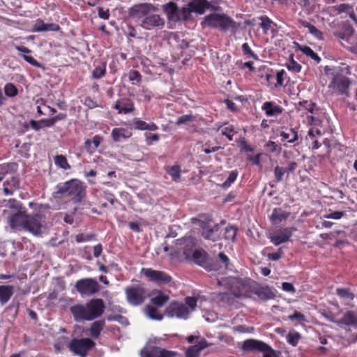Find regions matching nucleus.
<instances>
[{
    "label": "nucleus",
    "mask_w": 357,
    "mask_h": 357,
    "mask_svg": "<svg viewBox=\"0 0 357 357\" xmlns=\"http://www.w3.org/2000/svg\"><path fill=\"white\" fill-rule=\"evenodd\" d=\"M105 309V303L101 298H93L85 305L76 304L70 307V311L75 321H92L95 320L104 313Z\"/></svg>",
    "instance_id": "f257e3e1"
},
{
    "label": "nucleus",
    "mask_w": 357,
    "mask_h": 357,
    "mask_svg": "<svg viewBox=\"0 0 357 357\" xmlns=\"http://www.w3.org/2000/svg\"><path fill=\"white\" fill-rule=\"evenodd\" d=\"M55 197H66L74 204H78L86 197V186L76 178H72L56 186Z\"/></svg>",
    "instance_id": "f03ea898"
},
{
    "label": "nucleus",
    "mask_w": 357,
    "mask_h": 357,
    "mask_svg": "<svg viewBox=\"0 0 357 357\" xmlns=\"http://www.w3.org/2000/svg\"><path fill=\"white\" fill-rule=\"evenodd\" d=\"M253 281L233 278L229 280V292L222 294V300L229 305H233L235 298H252V287Z\"/></svg>",
    "instance_id": "7ed1b4c3"
},
{
    "label": "nucleus",
    "mask_w": 357,
    "mask_h": 357,
    "mask_svg": "<svg viewBox=\"0 0 357 357\" xmlns=\"http://www.w3.org/2000/svg\"><path fill=\"white\" fill-rule=\"evenodd\" d=\"M203 27L219 28L222 31H236L240 25L227 15L213 13L204 17L202 22Z\"/></svg>",
    "instance_id": "20e7f679"
},
{
    "label": "nucleus",
    "mask_w": 357,
    "mask_h": 357,
    "mask_svg": "<svg viewBox=\"0 0 357 357\" xmlns=\"http://www.w3.org/2000/svg\"><path fill=\"white\" fill-rule=\"evenodd\" d=\"M196 247V240L192 236L177 239L175 243L174 254L181 260H191Z\"/></svg>",
    "instance_id": "39448f33"
},
{
    "label": "nucleus",
    "mask_w": 357,
    "mask_h": 357,
    "mask_svg": "<svg viewBox=\"0 0 357 357\" xmlns=\"http://www.w3.org/2000/svg\"><path fill=\"white\" fill-rule=\"evenodd\" d=\"M162 10L166 15L169 22H178L181 21H188L191 19L192 15L189 14V11L183 7L180 8L178 5L172 1L162 6Z\"/></svg>",
    "instance_id": "423d86ee"
},
{
    "label": "nucleus",
    "mask_w": 357,
    "mask_h": 357,
    "mask_svg": "<svg viewBox=\"0 0 357 357\" xmlns=\"http://www.w3.org/2000/svg\"><path fill=\"white\" fill-rule=\"evenodd\" d=\"M241 349L246 352H264L263 357H275V351L269 344L258 340L248 339L245 340L242 344Z\"/></svg>",
    "instance_id": "0eeeda50"
},
{
    "label": "nucleus",
    "mask_w": 357,
    "mask_h": 357,
    "mask_svg": "<svg viewBox=\"0 0 357 357\" xmlns=\"http://www.w3.org/2000/svg\"><path fill=\"white\" fill-rule=\"evenodd\" d=\"M158 10L157 6L151 3H140L133 5L128 8V17L139 24L144 20V17L151 12H156Z\"/></svg>",
    "instance_id": "6e6552de"
},
{
    "label": "nucleus",
    "mask_w": 357,
    "mask_h": 357,
    "mask_svg": "<svg viewBox=\"0 0 357 357\" xmlns=\"http://www.w3.org/2000/svg\"><path fill=\"white\" fill-rule=\"evenodd\" d=\"M75 288L82 296H93L100 291L101 286L94 278H86L78 280Z\"/></svg>",
    "instance_id": "1a4fd4ad"
},
{
    "label": "nucleus",
    "mask_w": 357,
    "mask_h": 357,
    "mask_svg": "<svg viewBox=\"0 0 357 357\" xmlns=\"http://www.w3.org/2000/svg\"><path fill=\"white\" fill-rule=\"evenodd\" d=\"M95 345L96 343L88 337L82 339L73 338L70 342L68 348L75 355L80 357H86L88 352L93 348Z\"/></svg>",
    "instance_id": "9d476101"
},
{
    "label": "nucleus",
    "mask_w": 357,
    "mask_h": 357,
    "mask_svg": "<svg viewBox=\"0 0 357 357\" xmlns=\"http://www.w3.org/2000/svg\"><path fill=\"white\" fill-rule=\"evenodd\" d=\"M128 302L135 306L142 304L147 297V289L141 285L130 286L125 289Z\"/></svg>",
    "instance_id": "9b49d317"
},
{
    "label": "nucleus",
    "mask_w": 357,
    "mask_h": 357,
    "mask_svg": "<svg viewBox=\"0 0 357 357\" xmlns=\"http://www.w3.org/2000/svg\"><path fill=\"white\" fill-rule=\"evenodd\" d=\"M351 84V81L348 77L336 74L329 84V88L338 95H344L348 97L349 96V89Z\"/></svg>",
    "instance_id": "f8f14e48"
},
{
    "label": "nucleus",
    "mask_w": 357,
    "mask_h": 357,
    "mask_svg": "<svg viewBox=\"0 0 357 357\" xmlns=\"http://www.w3.org/2000/svg\"><path fill=\"white\" fill-rule=\"evenodd\" d=\"M141 273L147 278L149 281L158 285L167 284L172 280L171 275L162 271L153 270L151 268H142Z\"/></svg>",
    "instance_id": "ddd939ff"
},
{
    "label": "nucleus",
    "mask_w": 357,
    "mask_h": 357,
    "mask_svg": "<svg viewBox=\"0 0 357 357\" xmlns=\"http://www.w3.org/2000/svg\"><path fill=\"white\" fill-rule=\"evenodd\" d=\"M155 12L149 13L144 20L139 24V26L144 30H158L162 29L165 25V20L160 15L154 13Z\"/></svg>",
    "instance_id": "4468645a"
},
{
    "label": "nucleus",
    "mask_w": 357,
    "mask_h": 357,
    "mask_svg": "<svg viewBox=\"0 0 357 357\" xmlns=\"http://www.w3.org/2000/svg\"><path fill=\"white\" fill-rule=\"evenodd\" d=\"M165 314L171 318L176 317L178 319H188L190 310L188 307L183 303L178 301H172L166 307Z\"/></svg>",
    "instance_id": "2eb2a0df"
},
{
    "label": "nucleus",
    "mask_w": 357,
    "mask_h": 357,
    "mask_svg": "<svg viewBox=\"0 0 357 357\" xmlns=\"http://www.w3.org/2000/svg\"><path fill=\"white\" fill-rule=\"evenodd\" d=\"M44 222L43 216L39 213L33 215H29L25 221L24 230L29 231L34 236L41 234L42 224Z\"/></svg>",
    "instance_id": "dca6fc26"
},
{
    "label": "nucleus",
    "mask_w": 357,
    "mask_h": 357,
    "mask_svg": "<svg viewBox=\"0 0 357 357\" xmlns=\"http://www.w3.org/2000/svg\"><path fill=\"white\" fill-rule=\"evenodd\" d=\"M191 260L208 271L218 270V264L209 259L207 253L204 251L195 250L192 255Z\"/></svg>",
    "instance_id": "f3484780"
},
{
    "label": "nucleus",
    "mask_w": 357,
    "mask_h": 357,
    "mask_svg": "<svg viewBox=\"0 0 357 357\" xmlns=\"http://www.w3.org/2000/svg\"><path fill=\"white\" fill-rule=\"evenodd\" d=\"M254 295L263 301L273 299L275 296L274 292L268 286H261L255 281L252 283V298L255 299L253 297Z\"/></svg>",
    "instance_id": "a211bd4d"
},
{
    "label": "nucleus",
    "mask_w": 357,
    "mask_h": 357,
    "mask_svg": "<svg viewBox=\"0 0 357 357\" xmlns=\"http://www.w3.org/2000/svg\"><path fill=\"white\" fill-rule=\"evenodd\" d=\"M211 5L207 0H191L188 3L185 8L189 11V14L195 13L203 15L206 10L209 9Z\"/></svg>",
    "instance_id": "6ab92c4d"
},
{
    "label": "nucleus",
    "mask_w": 357,
    "mask_h": 357,
    "mask_svg": "<svg viewBox=\"0 0 357 357\" xmlns=\"http://www.w3.org/2000/svg\"><path fill=\"white\" fill-rule=\"evenodd\" d=\"M296 229L294 227H286L281 229L278 234L269 237L270 241L275 245L278 246L283 243L287 242L292 236L293 232Z\"/></svg>",
    "instance_id": "aec40b11"
},
{
    "label": "nucleus",
    "mask_w": 357,
    "mask_h": 357,
    "mask_svg": "<svg viewBox=\"0 0 357 357\" xmlns=\"http://www.w3.org/2000/svg\"><path fill=\"white\" fill-rule=\"evenodd\" d=\"M114 108L118 111L119 114H124L132 113L135 109L133 101L128 98L117 100L114 105Z\"/></svg>",
    "instance_id": "412c9836"
},
{
    "label": "nucleus",
    "mask_w": 357,
    "mask_h": 357,
    "mask_svg": "<svg viewBox=\"0 0 357 357\" xmlns=\"http://www.w3.org/2000/svg\"><path fill=\"white\" fill-rule=\"evenodd\" d=\"M28 215H27L25 211L22 210L17 211V213L10 217L9 222L10 227L15 229H24L25 221Z\"/></svg>",
    "instance_id": "4be33fe9"
},
{
    "label": "nucleus",
    "mask_w": 357,
    "mask_h": 357,
    "mask_svg": "<svg viewBox=\"0 0 357 357\" xmlns=\"http://www.w3.org/2000/svg\"><path fill=\"white\" fill-rule=\"evenodd\" d=\"M261 109L265 112V114L268 116H273L280 114L283 111L281 107L271 101L265 102L263 104Z\"/></svg>",
    "instance_id": "5701e85b"
},
{
    "label": "nucleus",
    "mask_w": 357,
    "mask_h": 357,
    "mask_svg": "<svg viewBox=\"0 0 357 357\" xmlns=\"http://www.w3.org/2000/svg\"><path fill=\"white\" fill-rule=\"evenodd\" d=\"M14 287L12 285H0V305H4L12 298Z\"/></svg>",
    "instance_id": "b1692460"
},
{
    "label": "nucleus",
    "mask_w": 357,
    "mask_h": 357,
    "mask_svg": "<svg viewBox=\"0 0 357 357\" xmlns=\"http://www.w3.org/2000/svg\"><path fill=\"white\" fill-rule=\"evenodd\" d=\"M131 135V132L123 128H115L112 131V139L117 142H123L130 137Z\"/></svg>",
    "instance_id": "393cba45"
},
{
    "label": "nucleus",
    "mask_w": 357,
    "mask_h": 357,
    "mask_svg": "<svg viewBox=\"0 0 357 357\" xmlns=\"http://www.w3.org/2000/svg\"><path fill=\"white\" fill-rule=\"evenodd\" d=\"M132 125L134 128L139 130H150L155 131L158 129V126L154 123H146L138 118L132 120Z\"/></svg>",
    "instance_id": "a878e982"
},
{
    "label": "nucleus",
    "mask_w": 357,
    "mask_h": 357,
    "mask_svg": "<svg viewBox=\"0 0 357 357\" xmlns=\"http://www.w3.org/2000/svg\"><path fill=\"white\" fill-rule=\"evenodd\" d=\"M199 226L202 229V236L206 239L214 240V232L218 229V226L216 225L214 227H211L208 223L201 221Z\"/></svg>",
    "instance_id": "bb28decb"
},
{
    "label": "nucleus",
    "mask_w": 357,
    "mask_h": 357,
    "mask_svg": "<svg viewBox=\"0 0 357 357\" xmlns=\"http://www.w3.org/2000/svg\"><path fill=\"white\" fill-rule=\"evenodd\" d=\"M339 324H344L347 326H356L357 314L354 311H347L344 316L340 319Z\"/></svg>",
    "instance_id": "cd10ccee"
},
{
    "label": "nucleus",
    "mask_w": 357,
    "mask_h": 357,
    "mask_svg": "<svg viewBox=\"0 0 357 357\" xmlns=\"http://www.w3.org/2000/svg\"><path fill=\"white\" fill-rule=\"evenodd\" d=\"M105 325V321L103 319L98 320L92 323L89 328L91 336L95 339L98 338Z\"/></svg>",
    "instance_id": "c85d7f7f"
},
{
    "label": "nucleus",
    "mask_w": 357,
    "mask_h": 357,
    "mask_svg": "<svg viewBox=\"0 0 357 357\" xmlns=\"http://www.w3.org/2000/svg\"><path fill=\"white\" fill-rule=\"evenodd\" d=\"M289 213L283 211L281 208H274L271 216V220L273 224H278L287 219Z\"/></svg>",
    "instance_id": "c756f323"
},
{
    "label": "nucleus",
    "mask_w": 357,
    "mask_h": 357,
    "mask_svg": "<svg viewBox=\"0 0 357 357\" xmlns=\"http://www.w3.org/2000/svg\"><path fill=\"white\" fill-rule=\"evenodd\" d=\"M300 23L303 27L307 28L309 33L312 34L314 38H316L318 40L324 39L323 33L318 29H317L314 25L310 24L308 22L305 20H301Z\"/></svg>",
    "instance_id": "7c9ffc66"
},
{
    "label": "nucleus",
    "mask_w": 357,
    "mask_h": 357,
    "mask_svg": "<svg viewBox=\"0 0 357 357\" xmlns=\"http://www.w3.org/2000/svg\"><path fill=\"white\" fill-rule=\"evenodd\" d=\"M169 300L168 295L158 291L157 295L151 299V303L156 307H162Z\"/></svg>",
    "instance_id": "2f4dec72"
},
{
    "label": "nucleus",
    "mask_w": 357,
    "mask_h": 357,
    "mask_svg": "<svg viewBox=\"0 0 357 357\" xmlns=\"http://www.w3.org/2000/svg\"><path fill=\"white\" fill-rule=\"evenodd\" d=\"M101 142V137L96 135L93 137L92 140L87 139L85 142V149L87 150L89 154L94 153L95 150L97 149Z\"/></svg>",
    "instance_id": "473e14b6"
},
{
    "label": "nucleus",
    "mask_w": 357,
    "mask_h": 357,
    "mask_svg": "<svg viewBox=\"0 0 357 357\" xmlns=\"http://www.w3.org/2000/svg\"><path fill=\"white\" fill-rule=\"evenodd\" d=\"M165 169L166 172L172 176V178L174 181H178L181 177V167L177 165H174L172 166H165Z\"/></svg>",
    "instance_id": "72a5a7b5"
},
{
    "label": "nucleus",
    "mask_w": 357,
    "mask_h": 357,
    "mask_svg": "<svg viewBox=\"0 0 357 357\" xmlns=\"http://www.w3.org/2000/svg\"><path fill=\"white\" fill-rule=\"evenodd\" d=\"M296 45L297 47V50L302 52L306 56L314 59L317 63H319L321 61V58L310 47L307 45H300L298 43H296Z\"/></svg>",
    "instance_id": "f704fd0d"
},
{
    "label": "nucleus",
    "mask_w": 357,
    "mask_h": 357,
    "mask_svg": "<svg viewBox=\"0 0 357 357\" xmlns=\"http://www.w3.org/2000/svg\"><path fill=\"white\" fill-rule=\"evenodd\" d=\"M282 141L287 142H294L298 138L297 132L293 129H289L280 132Z\"/></svg>",
    "instance_id": "c9c22d12"
},
{
    "label": "nucleus",
    "mask_w": 357,
    "mask_h": 357,
    "mask_svg": "<svg viewBox=\"0 0 357 357\" xmlns=\"http://www.w3.org/2000/svg\"><path fill=\"white\" fill-rule=\"evenodd\" d=\"M261 21L260 27L262 29L264 33H267V31L271 28L272 25L275 26V24L266 15L259 17Z\"/></svg>",
    "instance_id": "e433bc0d"
},
{
    "label": "nucleus",
    "mask_w": 357,
    "mask_h": 357,
    "mask_svg": "<svg viewBox=\"0 0 357 357\" xmlns=\"http://www.w3.org/2000/svg\"><path fill=\"white\" fill-rule=\"evenodd\" d=\"M336 294L340 298L349 300V301H353L355 297L354 294L349 288H337L336 289Z\"/></svg>",
    "instance_id": "4c0bfd02"
},
{
    "label": "nucleus",
    "mask_w": 357,
    "mask_h": 357,
    "mask_svg": "<svg viewBox=\"0 0 357 357\" xmlns=\"http://www.w3.org/2000/svg\"><path fill=\"white\" fill-rule=\"evenodd\" d=\"M287 342L293 347H296L298 344V342L301 339V335L298 332L293 331L289 332L287 337Z\"/></svg>",
    "instance_id": "58836bf2"
},
{
    "label": "nucleus",
    "mask_w": 357,
    "mask_h": 357,
    "mask_svg": "<svg viewBox=\"0 0 357 357\" xmlns=\"http://www.w3.org/2000/svg\"><path fill=\"white\" fill-rule=\"evenodd\" d=\"M146 310L148 315L151 319L158 321L162 319L163 315L159 312L158 310L155 307L148 305L146 307Z\"/></svg>",
    "instance_id": "ea45409f"
},
{
    "label": "nucleus",
    "mask_w": 357,
    "mask_h": 357,
    "mask_svg": "<svg viewBox=\"0 0 357 357\" xmlns=\"http://www.w3.org/2000/svg\"><path fill=\"white\" fill-rule=\"evenodd\" d=\"M106 73V65L105 63H102L101 66H96L92 72V77L93 79H100L105 76Z\"/></svg>",
    "instance_id": "a19ab883"
},
{
    "label": "nucleus",
    "mask_w": 357,
    "mask_h": 357,
    "mask_svg": "<svg viewBox=\"0 0 357 357\" xmlns=\"http://www.w3.org/2000/svg\"><path fill=\"white\" fill-rule=\"evenodd\" d=\"M5 94L8 97H15L17 95L18 90L12 83H8L4 86Z\"/></svg>",
    "instance_id": "79ce46f5"
},
{
    "label": "nucleus",
    "mask_w": 357,
    "mask_h": 357,
    "mask_svg": "<svg viewBox=\"0 0 357 357\" xmlns=\"http://www.w3.org/2000/svg\"><path fill=\"white\" fill-rule=\"evenodd\" d=\"M238 172L237 170L231 171L227 180L222 183L224 188H227L236 181L238 176Z\"/></svg>",
    "instance_id": "37998d69"
},
{
    "label": "nucleus",
    "mask_w": 357,
    "mask_h": 357,
    "mask_svg": "<svg viewBox=\"0 0 357 357\" xmlns=\"http://www.w3.org/2000/svg\"><path fill=\"white\" fill-rule=\"evenodd\" d=\"M33 32H47L46 23L42 20L38 19L32 28Z\"/></svg>",
    "instance_id": "c03bdc74"
},
{
    "label": "nucleus",
    "mask_w": 357,
    "mask_h": 357,
    "mask_svg": "<svg viewBox=\"0 0 357 357\" xmlns=\"http://www.w3.org/2000/svg\"><path fill=\"white\" fill-rule=\"evenodd\" d=\"M159 350V347H153L149 350L142 351L141 355L142 357H158Z\"/></svg>",
    "instance_id": "a18cd8bd"
},
{
    "label": "nucleus",
    "mask_w": 357,
    "mask_h": 357,
    "mask_svg": "<svg viewBox=\"0 0 357 357\" xmlns=\"http://www.w3.org/2000/svg\"><path fill=\"white\" fill-rule=\"evenodd\" d=\"M237 229L233 226H227L225 228V238L234 241L236 236Z\"/></svg>",
    "instance_id": "49530a36"
},
{
    "label": "nucleus",
    "mask_w": 357,
    "mask_h": 357,
    "mask_svg": "<svg viewBox=\"0 0 357 357\" xmlns=\"http://www.w3.org/2000/svg\"><path fill=\"white\" fill-rule=\"evenodd\" d=\"M221 135L226 136L229 140L231 141L234 135L236 133L233 126H229L222 128L220 130Z\"/></svg>",
    "instance_id": "de8ad7c7"
},
{
    "label": "nucleus",
    "mask_w": 357,
    "mask_h": 357,
    "mask_svg": "<svg viewBox=\"0 0 357 357\" xmlns=\"http://www.w3.org/2000/svg\"><path fill=\"white\" fill-rule=\"evenodd\" d=\"M185 305H188L187 307H188L190 313L191 312L195 310L197 307V300L195 297L187 296L185 298Z\"/></svg>",
    "instance_id": "09e8293b"
},
{
    "label": "nucleus",
    "mask_w": 357,
    "mask_h": 357,
    "mask_svg": "<svg viewBox=\"0 0 357 357\" xmlns=\"http://www.w3.org/2000/svg\"><path fill=\"white\" fill-rule=\"evenodd\" d=\"M54 162L56 166L63 169H68L70 168L67 158H54Z\"/></svg>",
    "instance_id": "8fccbe9b"
},
{
    "label": "nucleus",
    "mask_w": 357,
    "mask_h": 357,
    "mask_svg": "<svg viewBox=\"0 0 357 357\" xmlns=\"http://www.w3.org/2000/svg\"><path fill=\"white\" fill-rule=\"evenodd\" d=\"M129 79L132 84H139L142 81V75L137 70H131L129 73Z\"/></svg>",
    "instance_id": "3c124183"
},
{
    "label": "nucleus",
    "mask_w": 357,
    "mask_h": 357,
    "mask_svg": "<svg viewBox=\"0 0 357 357\" xmlns=\"http://www.w3.org/2000/svg\"><path fill=\"white\" fill-rule=\"evenodd\" d=\"M287 172L285 167H275L274 169L275 177L277 182H280L282 180L283 175Z\"/></svg>",
    "instance_id": "603ef678"
},
{
    "label": "nucleus",
    "mask_w": 357,
    "mask_h": 357,
    "mask_svg": "<svg viewBox=\"0 0 357 357\" xmlns=\"http://www.w3.org/2000/svg\"><path fill=\"white\" fill-rule=\"evenodd\" d=\"M200 351L195 345L190 346L185 351V357H199Z\"/></svg>",
    "instance_id": "864d4df0"
},
{
    "label": "nucleus",
    "mask_w": 357,
    "mask_h": 357,
    "mask_svg": "<svg viewBox=\"0 0 357 357\" xmlns=\"http://www.w3.org/2000/svg\"><path fill=\"white\" fill-rule=\"evenodd\" d=\"M158 357H176L178 355L177 351L167 350L160 347Z\"/></svg>",
    "instance_id": "5fc2aeb1"
},
{
    "label": "nucleus",
    "mask_w": 357,
    "mask_h": 357,
    "mask_svg": "<svg viewBox=\"0 0 357 357\" xmlns=\"http://www.w3.org/2000/svg\"><path fill=\"white\" fill-rule=\"evenodd\" d=\"M341 234H344V232L342 231H340V230H337V231H333L331 233L321 234L320 237L324 240H328V239L331 240V239L336 238L337 236H338Z\"/></svg>",
    "instance_id": "6e6d98bb"
},
{
    "label": "nucleus",
    "mask_w": 357,
    "mask_h": 357,
    "mask_svg": "<svg viewBox=\"0 0 357 357\" xmlns=\"http://www.w3.org/2000/svg\"><path fill=\"white\" fill-rule=\"evenodd\" d=\"M100 196H102L105 199H107L112 205H114L115 203H119L118 199H116L114 195V194L107 192L103 191L100 192Z\"/></svg>",
    "instance_id": "4d7b16f0"
},
{
    "label": "nucleus",
    "mask_w": 357,
    "mask_h": 357,
    "mask_svg": "<svg viewBox=\"0 0 357 357\" xmlns=\"http://www.w3.org/2000/svg\"><path fill=\"white\" fill-rule=\"evenodd\" d=\"M194 117L191 114H186L181 116L178 118L176 124L178 126L187 123L188 122L193 121Z\"/></svg>",
    "instance_id": "13d9d810"
},
{
    "label": "nucleus",
    "mask_w": 357,
    "mask_h": 357,
    "mask_svg": "<svg viewBox=\"0 0 357 357\" xmlns=\"http://www.w3.org/2000/svg\"><path fill=\"white\" fill-rule=\"evenodd\" d=\"M242 50L245 54L249 55L255 60H258V56L250 49L249 45L245 43L242 45Z\"/></svg>",
    "instance_id": "bf43d9fd"
},
{
    "label": "nucleus",
    "mask_w": 357,
    "mask_h": 357,
    "mask_svg": "<svg viewBox=\"0 0 357 357\" xmlns=\"http://www.w3.org/2000/svg\"><path fill=\"white\" fill-rule=\"evenodd\" d=\"M95 237L94 234H79L76 236V241L77 243L90 241L93 240Z\"/></svg>",
    "instance_id": "052dcab7"
},
{
    "label": "nucleus",
    "mask_w": 357,
    "mask_h": 357,
    "mask_svg": "<svg viewBox=\"0 0 357 357\" xmlns=\"http://www.w3.org/2000/svg\"><path fill=\"white\" fill-rule=\"evenodd\" d=\"M283 255H284L283 250H282V248H280L277 252H273V253H268L267 257L270 260L278 261L280 259H281L283 257Z\"/></svg>",
    "instance_id": "680f3d73"
},
{
    "label": "nucleus",
    "mask_w": 357,
    "mask_h": 357,
    "mask_svg": "<svg viewBox=\"0 0 357 357\" xmlns=\"http://www.w3.org/2000/svg\"><path fill=\"white\" fill-rule=\"evenodd\" d=\"M289 319H290L291 321L296 320L299 322H303V321H306L305 316L303 313L297 312V311H296L293 314L289 315Z\"/></svg>",
    "instance_id": "e2e57ef3"
},
{
    "label": "nucleus",
    "mask_w": 357,
    "mask_h": 357,
    "mask_svg": "<svg viewBox=\"0 0 357 357\" xmlns=\"http://www.w3.org/2000/svg\"><path fill=\"white\" fill-rule=\"evenodd\" d=\"M22 56H23V59L26 62H28L29 63H30L33 66L37 67V68H42L43 67L42 64H40L38 61H37L33 57H32L31 56H27V55H23Z\"/></svg>",
    "instance_id": "0e129e2a"
},
{
    "label": "nucleus",
    "mask_w": 357,
    "mask_h": 357,
    "mask_svg": "<svg viewBox=\"0 0 357 357\" xmlns=\"http://www.w3.org/2000/svg\"><path fill=\"white\" fill-rule=\"evenodd\" d=\"M8 207L10 208L17 209V211L21 210L22 204L20 202L15 199H10L8 201Z\"/></svg>",
    "instance_id": "69168bd1"
},
{
    "label": "nucleus",
    "mask_w": 357,
    "mask_h": 357,
    "mask_svg": "<svg viewBox=\"0 0 357 357\" xmlns=\"http://www.w3.org/2000/svg\"><path fill=\"white\" fill-rule=\"evenodd\" d=\"M98 17L103 20H108L110 16L109 10V9L104 10L101 7L98 8Z\"/></svg>",
    "instance_id": "338daca9"
},
{
    "label": "nucleus",
    "mask_w": 357,
    "mask_h": 357,
    "mask_svg": "<svg viewBox=\"0 0 357 357\" xmlns=\"http://www.w3.org/2000/svg\"><path fill=\"white\" fill-rule=\"evenodd\" d=\"M344 215L343 211H334L325 215L326 218L339 220Z\"/></svg>",
    "instance_id": "774afa93"
}]
</instances>
